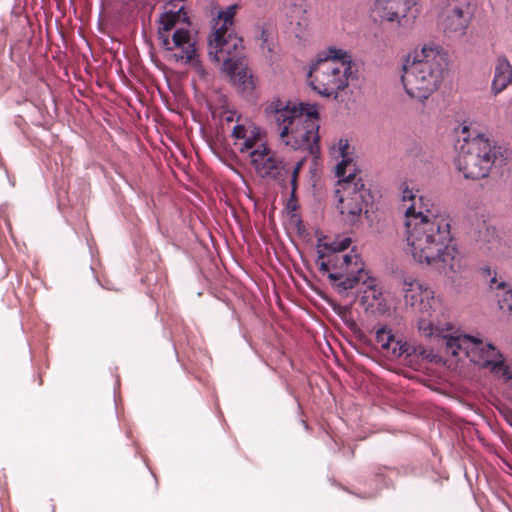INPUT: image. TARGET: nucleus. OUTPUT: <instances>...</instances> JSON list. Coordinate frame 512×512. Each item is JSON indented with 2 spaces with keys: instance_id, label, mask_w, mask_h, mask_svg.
Listing matches in <instances>:
<instances>
[{
  "instance_id": "1",
  "label": "nucleus",
  "mask_w": 512,
  "mask_h": 512,
  "mask_svg": "<svg viewBox=\"0 0 512 512\" xmlns=\"http://www.w3.org/2000/svg\"><path fill=\"white\" fill-rule=\"evenodd\" d=\"M406 216L409 218L407 242L413 259L452 277L459 268V260L457 250L451 245L448 220L429 210L416 211L414 204L407 208Z\"/></svg>"
},
{
  "instance_id": "2",
  "label": "nucleus",
  "mask_w": 512,
  "mask_h": 512,
  "mask_svg": "<svg viewBox=\"0 0 512 512\" xmlns=\"http://www.w3.org/2000/svg\"><path fill=\"white\" fill-rule=\"evenodd\" d=\"M267 117L273 119L279 129L281 141L294 150H308L315 155L319 152L318 111L314 104L300 103L291 106L279 98L266 107Z\"/></svg>"
},
{
  "instance_id": "3",
  "label": "nucleus",
  "mask_w": 512,
  "mask_h": 512,
  "mask_svg": "<svg viewBox=\"0 0 512 512\" xmlns=\"http://www.w3.org/2000/svg\"><path fill=\"white\" fill-rule=\"evenodd\" d=\"M457 137L455 165L465 178H486L507 163L508 149L470 126L463 125Z\"/></svg>"
},
{
  "instance_id": "4",
  "label": "nucleus",
  "mask_w": 512,
  "mask_h": 512,
  "mask_svg": "<svg viewBox=\"0 0 512 512\" xmlns=\"http://www.w3.org/2000/svg\"><path fill=\"white\" fill-rule=\"evenodd\" d=\"M447 65L445 54L433 47L409 54L401 77L406 93L421 102L428 99L439 88Z\"/></svg>"
},
{
  "instance_id": "5",
  "label": "nucleus",
  "mask_w": 512,
  "mask_h": 512,
  "mask_svg": "<svg viewBox=\"0 0 512 512\" xmlns=\"http://www.w3.org/2000/svg\"><path fill=\"white\" fill-rule=\"evenodd\" d=\"M352 58L348 52L334 47L318 54L308 72L309 85L324 97L338 96L348 86L352 75Z\"/></svg>"
},
{
  "instance_id": "6",
  "label": "nucleus",
  "mask_w": 512,
  "mask_h": 512,
  "mask_svg": "<svg viewBox=\"0 0 512 512\" xmlns=\"http://www.w3.org/2000/svg\"><path fill=\"white\" fill-rule=\"evenodd\" d=\"M328 260L332 270L328 274V278L339 294H347L358 283L363 282L371 290L372 299L378 300L380 298L382 293L376 289L375 280L367 276L364 270V263L359 255L346 254L339 256L332 254Z\"/></svg>"
},
{
  "instance_id": "7",
  "label": "nucleus",
  "mask_w": 512,
  "mask_h": 512,
  "mask_svg": "<svg viewBox=\"0 0 512 512\" xmlns=\"http://www.w3.org/2000/svg\"><path fill=\"white\" fill-rule=\"evenodd\" d=\"M344 195L339 199L338 209L346 224L354 225L359 221L364 207L372 202L369 189L365 188L361 178L350 172L347 177L338 181Z\"/></svg>"
},
{
  "instance_id": "8",
  "label": "nucleus",
  "mask_w": 512,
  "mask_h": 512,
  "mask_svg": "<svg viewBox=\"0 0 512 512\" xmlns=\"http://www.w3.org/2000/svg\"><path fill=\"white\" fill-rule=\"evenodd\" d=\"M447 353L452 356L463 354L471 362L482 368H488L500 351L491 343H484L481 339L469 335H444L442 337Z\"/></svg>"
},
{
  "instance_id": "9",
  "label": "nucleus",
  "mask_w": 512,
  "mask_h": 512,
  "mask_svg": "<svg viewBox=\"0 0 512 512\" xmlns=\"http://www.w3.org/2000/svg\"><path fill=\"white\" fill-rule=\"evenodd\" d=\"M474 16L470 0H447L440 9L437 24L450 39H460L466 33Z\"/></svg>"
},
{
  "instance_id": "10",
  "label": "nucleus",
  "mask_w": 512,
  "mask_h": 512,
  "mask_svg": "<svg viewBox=\"0 0 512 512\" xmlns=\"http://www.w3.org/2000/svg\"><path fill=\"white\" fill-rule=\"evenodd\" d=\"M251 165L261 178H270L286 187L290 163L280 158L266 144L261 143L249 152Z\"/></svg>"
},
{
  "instance_id": "11",
  "label": "nucleus",
  "mask_w": 512,
  "mask_h": 512,
  "mask_svg": "<svg viewBox=\"0 0 512 512\" xmlns=\"http://www.w3.org/2000/svg\"><path fill=\"white\" fill-rule=\"evenodd\" d=\"M397 287L403 295L406 305L418 306L420 313L427 312L430 315V310L438 306L434 291L411 275L402 274L398 277Z\"/></svg>"
},
{
  "instance_id": "12",
  "label": "nucleus",
  "mask_w": 512,
  "mask_h": 512,
  "mask_svg": "<svg viewBox=\"0 0 512 512\" xmlns=\"http://www.w3.org/2000/svg\"><path fill=\"white\" fill-rule=\"evenodd\" d=\"M211 47L210 55L214 54V59L223 62L225 59H235L241 61L242 51L244 49L243 39L238 37L233 30L216 29L213 38L209 39ZM224 68V65L222 66Z\"/></svg>"
},
{
  "instance_id": "13",
  "label": "nucleus",
  "mask_w": 512,
  "mask_h": 512,
  "mask_svg": "<svg viewBox=\"0 0 512 512\" xmlns=\"http://www.w3.org/2000/svg\"><path fill=\"white\" fill-rule=\"evenodd\" d=\"M415 5L416 0H375L373 13L382 20L406 27L415 18V15H408Z\"/></svg>"
},
{
  "instance_id": "14",
  "label": "nucleus",
  "mask_w": 512,
  "mask_h": 512,
  "mask_svg": "<svg viewBox=\"0 0 512 512\" xmlns=\"http://www.w3.org/2000/svg\"><path fill=\"white\" fill-rule=\"evenodd\" d=\"M474 237L479 250L496 256L501 247V241L496 228L485 219H478L474 224Z\"/></svg>"
},
{
  "instance_id": "15",
  "label": "nucleus",
  "mask_w": 512,
  "mask_h": 512,
  "mask_svg": "<svg viewBox=\"0 0 512 512\" xmlns=\"http://www.w3.org/2000/svg\"><path fill=\"white\" fill-rule=\"evenodd\" d=\"M233 85L242 93L250 94L255 88V81L250 70L245 67L242 61L225 59L224 68Z\"/></svg>"
},
{
  "instance_id": "16",
  "label": "nucleus",
  "mask_w": 512,
  "mask_h": 512,
  "mask_svg": "<svg viewBox=\"0 0 512 512\" xmlns=\"http://www.w3.org/2000/svg\"><path fill=\"white\" fill-rule=\"evenodd\" d=\"M510 84H512V65L505 55H498L494 64L491 91L494 95H497Z\"/></svg>"
},
{
  "instance_id": "17",
  "label": "nucleus",
  "mask_w": 512,
  "mask_h": 512,
  "mask_svg": "<svg viewBox=\"0 0 512 512\" xmlns=\"http://www.w3.org/2000/svg\"><path fill=\"white\" fill-rule=\"evenodd\" d=\"M172 43L175 48L181 49V52L174 54L177 61L193 63L196 58L195 43L192 42L191 34L187 29H176L172 35Z\"/></svg>"
},
{
  "instance_id": "18",
  "label": "nucleus",
  "mask_w": 512,
  "mask_h": 512,
  "mask_svg": "<svg viewBox=\"0 0 512 512\" xmlns=\"http://www.w3.org/2000/svg\"><path fill=\"white\" fill-rule=\"evenodd\" d=\"M507 287L506 282L498 281L495 276L490 280V288L499 291L496 296L500 310L512 317V288Z\"/></svg>"
},
{
  "instance_id": "19",
  "label": "nucleus",
  "mask_w": 512,
  "mask_h": 512,
  "mask_svg": "<svg viewBox=\"0 0 512 512\" xmlns=\"http://www.w3.org/2000/svg\"><path fill=\"white\" fill-rule=\"evenodd\" d=\"M348 149V141L341 139L339 141V150L341 152L342 161L338 163L336 166V176L339 178V180L347 177V175L350 172H353V170L354 173L356 174L355 163L353 162V159L349 157Z\"/></svg>"
},
{
  "instance_id": "20",
  "label": "nucleus",
  "mask_w": 512,
  "mask_h": 512,
  "mask_svg": "<svg viewBox=\"0 0 512 512\" xmlns=\"http://www.w3.org/2000/svg\"><path fill=\"white\" fill-rule=\"evenodd\" d=\"M404 359L412 366L418 364L420 360L430 359L432 352L428 351L422 344L408 342L406 346Z\"/></svg>"
},
{
  "instance_id": "21",
  "label": "nucleus",
  "mask_w": 512,
  "mask_h": 512,
  "mask_svg": "<svg viewBox=\"0 0 512 512\" xmlns=\"http://www.w3.org/2000/svg\"><path fill=\"white\" fill-rule=\"evenodd\" d=\"M181 14L186 15L183 6H181L176 12L170 11L162 14L159 19V23L161 25L159 29H161L162 32H169L172 30L180 20Z\"/></svg>"
},
{
  "instance_id": "22",
  "label": "nucleus",
  "mask_w": 512,
  "mask_h": 512,
  "mask_svg": "<svg viewBox=\"0 0 512 512\" xmlns=\"http://www.w3.org/2000/svg\"><path fill=\"white\" fill-rule=\"evenodd\" d=\"M487 369H489L490 372H492L495 376L503 379L506 382L512 379V372L505 364L501 353L500 356H497L495 361H493Z\"/></svg>"
},
{
  "instance_id": "23",
  "label": "nucleus",
  "mask_w": 512,
  "mask_h": 512,
  "mask_svg": "<svg viewBox=\"0 0 512 512\" xmlns=\"http://www.w3.org/2000/svg\"><path fill=\"white\" fill-rule=\"evenodd\" d=\"M436 309H437V306L433 310H430V315L427 312L421 313L422 316L418 320V329L425 337L433 336L435 330H437V328L434 327L433 322L431 320L427 319V317L432 316V313L435 312Z\"/></svg>"
},
{
  "instance_id": "24",
  "label": "nucleus",
  "mask_w": 512,
  "mask_h": 512,
  "mask_svg": "<svg viewBox=\"0 0 512 512\" xmlns=\"http://www.w3.org/2000/svg\"><path fill=\"white\" fill-rule=\"evenodd\" d=\"M408 342L403 341L402 339H396L394 335H392V340L389 343V354L386 356L391 358H400L404 357Z\"/></svg>"
},
{
  "instance_id": "25",
  "label": "nucleus",
  "mask_w": 512,
  "mask_h": 512,
  "mask_svg": "<svg viewBox=\"0 0 512 512\" xmlns=\"http://www.w3.org/2000/svg\"><path fill=\"white\" fill-rule=\"evenodd\" d=\"M392 332L385 326L376 330V342L380 345L385 354H389V343L392 340Z\"/></svg>"
},
{
  "instance_id": "26",
  "label": "nucleus",
  "mask_w": 512,
  "mask_h": 512,
  "mask_svg": "<svg viewBox=\"0 0 512 512\" xmlns=\"http://www.w3.org/2000/svg\"><path fill=\"white\" fill-rule=\"evenodd\" d=\"M238 5L234 4L229 7L225 11L219 13V18L223 20V24L218 29H225V31L232 30L231 27L233 25V19L236 14V10Z\"/></svg>"
},
{
  "instance_id": "27",
  "label": "nucleus",
  "mask_w": 512,
  "mask_h": 512,
  "mask_svg": "<svg viewBox=\"0 0 512 512\" xmlns=\"http://www.w3.org/2000/svg\"><path fill=\"white\" fill-rule=\"evenodd\" d=\"M259 134V129L254 127L253 130L250 131V135L247 134L246 138L242 139L243 143L240 146V151L243 153L254 150V147L257 145Z\"/></svg>"
},
{
  "instance_id": "28",
  "label": "nucleus",
  "mask_w": 512,
  "mask_h": 512,
  "mask_svg": "<svg viewBox=\"0 0 512 512\" xmlns=\"http://www.w3.org/2000/svg\"><path fill=\"white\" fill-rule=\"evenodd\" d=\"M326 257V253L321 250V249H317V260H316V264L318 265L319 267V271L323 274H329L331 273V268H330V263H329V260L327 261H324V258Z\"/></svg>"
},
{
  "instance_id": "29",
  "label": "nucleus",
  "mask_w": 512,
  "mask_h": 512,
  "mask_svg": "<svg viewBox=\"0 0 512 512\" xmlns=\"http://www.w3.org/2000/svg\"><path fill=\"white\" fill-rule=\"evenodd\" d=\"M324 248L325 250L330 251L332 254H336L341 252L339 246V240H334L330 243L324 242V238H319L317 242V249Z\"/></svg>"
},
{
  "instance_id": "30",
  "label": "nucleus",
  "mask_w": 512,
  "mask_h": 512,
  "mask_svg": "<svg viewBox=\"0 0 512 512\" xmlns=\"http://www.w3.org/2000/svg\"><path fill=\"white\" fill-rule=\"evenodd\" d=\"M334 311L342 317V319L345 320L346 324L350 327V328H353L354 326H356V323L353 321V320H347L346 319V313L349 311V307L347 306H338L337 308H334Z\"/></svg>"
},
{
  "instance_id": "31",
  "label": "nucleus",
  "mask_w": 512,
  "mask_h": 512,
  "mask_svg": "<svg viewBox=\"0 0 512 512\" xmlns=\"http://www.w3.org/2000/svg\"><path fill=\"white\" fill-rule=\"evenodd\" d=\"M248 133L247 128L242 124H237L234 126L232 130V136L236 139H243L246 138V135Z\"/></svg>"
},
{
  "instance_id": "32",
  "label": "nucleus",
  "mask_w": 512,
  "mask_h": 512,
  "mask_svg": "<svg viewBox=\"0 0 512 512\" xmlns=\"http://www.w3.org/2000/svg\"><path fill=\"white\" fill-rule=\"evenodd\" d=\"M291 196H290V200H289V203H288V207L289 208H292V209H296V205L293 204L294 201H296V190H297V187H298V180H294V179H291Z\"/></svg>"
},
{
  "instance_id": "33",
  "label": "nucleus",
  "mask_w": 512,
  "mask_h": 512,
  "mask_svg": "<svg viewBox=\"0 0 512 512\" xmlns=\"http://www.w3.org/2000/svg\"><path fill=\"white\" fill-rule=\"evenodd\" d=\"M165 32H162L161 29H159L158 31V34H159V39L162 40V45L163 47L166 49V50H173L175 47H174V44L170 41L169 37L168 36H165L164 35Z\"/></svg>"
},
{
  "instance_id": "34",
  "label": "nucleus",
  "mask_w": 512,
  "mask_h": 512,
  "mask_svg": "<svg viewBox=\"0 0 512 512\" xmlns=\"http://www.w3.org/2000/svg\"><path fill=\"white\" fill-rule=\"evenodd\" d=\"M415 199V194L413 193V190L409 189L407 186L403 188L402 190V200L403 201H411Z\"/></svg>"
},
{
  "instance_id": "35",
  "label": "nucleus",
  "mask_w": 512,
  "mask_h": 512,
  "mask_svg": "<svg viewBox=\"0 0 512 512\" xmlns=\"http://www.w3.org/2000/svg\"><path fill=\"white\" fill-rule=\"evenodd\" d=\"M351 242H352L351 238H349V237L340 239L339 240V246H340L341 252L346 250L351 245Z\"/></svg>"
},
{
  "instance_id": "36",
  "label": "nucleus",
  "mask_w": 512,
  "mask_h": 512,
  "mask_svg": "<svg viewBox=\"0 0 512 512\" xmlns=\"http://www.w3.org/2000/svg\"><path fill=\"white\" fill-rule=\"evenodd\" d=\"M299 173H300V171H298L297 168L290 167L289 174L291 175V179L298 180Z\"/></svg>"
},
{
  "instance_id": "37",
  "label": "nucleus",
  "mask_w": 512,
  "mask_h": 512,
  "mask_svg": "<svg viewBox=\"0 0 512 512\" xmlns=\"http://www.w3.org/2000/svg\"><path fill=\"white\" fill-rule=\"evenodd\" d=\"M226 122H233L235 120V113L229 112L228 115L225 116Z\"/></svg>"
},
{
  "instance_id": "38",
  "label": "nucleus",
  "mask_w": 512,
  "mask_h": 512,
  "mask_svg": "<svg viewBox=\"0 0 512 512\" xmlns=\"http://www.w3.org/2000/svg\"><path fill=\"white\" fill-rule=\"evenodd\" d=\"M305 159L299 160L292 168H297L298 171H300L304 165Z\"/></svg>"
},
{
  "instance_id": "39",
  "label": "nucleus",
  "mask_w": 512,
  "mask_h": 512,
  "mask_svg": "<svg viewBox=\"0 0 512 512\" xmlns=\"http://www.w3.org/2000/svg\"><path fill=\"white\" fill-rule=\"evenodd\" d=\"M506 419L509 422V424L512 426V412H510L506 415Z\"/></svg>"
},
{
  "instance_id": "40",
  "label": "nucleus",
  "mask_w": 512,
  "mask_h": 512,
  "mask_svg": "<svg viewBox=\"0 0 512 512\" xmlns=\"http://www.w3.org/2000/svg\"><path fill=\"white\" fill-rule=\"evenodd\" d=\"M375 474H376L377 476L382 475V469L379 467V468L377 469V471L375 472Z\"/></svg>"
},
{
  "instance_id": "41",
  "label": "nucleus",
  "mask_w": 512,
  "mask_h": 512,
  "mask_svg": "<svg viewBox=\"0 0 512 512\" xmlns=\"http://www.w3.org/2000/svg\"><path fill=\"white\" fill-rule=\"evenodd\" d=\"M367 298H368V296H367V297L362 296V302H363V303H364V302H366V301H367Z\"/></svg>"
}]
</instances>
